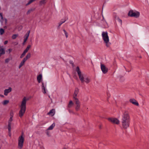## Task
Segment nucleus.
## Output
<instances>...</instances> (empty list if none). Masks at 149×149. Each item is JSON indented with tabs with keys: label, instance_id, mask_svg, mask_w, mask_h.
<instances>
[{
	"label": "nucleus",
	"instance_id": "f257e3e1",
	"mask_svg": "<svg viewBox=\"0 0 149 149\" xmlns=\"http://www.w3.org/2000/svg\"><path fill=\"white\" fill-rule=\"evenodd\" d=\"M130 121L129 112L127 111H124L122 115L121 120L122 125L124 129H126L129 127Z\"/></svg>",
	"mask_w": 149,
	"mask_h": 149
},
{
	"label": "nucleus",
	"instance_id": "f03ea898",
	"mask_svg": "<svg viewBox=\"0 0 149 149\" xmlns=\"http://www.w3.org/2000/svg\"><path fill=\"white\" fill-rule=\"evenodd\" d=\"M28 100V99L26 97H24L22 99L21 105L20 106V109L19 112V115L21 118L24 113L26 110V101Z\"/></svg>",
	"mask_w": 149,
	"mask_h": 149
},
{
	"label": "nucleus",
	"instance_id": "7ed1b4c3",
	"mask_svg": "<svg viewBox=\"0 0 149 149\" xmlns=\"http://www.w3.org/2000/svg\"><path fill=\"white\" fill-rule=\"evenodd\" d=\"M102 39L106 44V45L107 47H109L110 46V43L109 42V37L107 32L104 31L102 32Z\"/></svg>",
	"mask_w": 149,
	"mask_h": 149
},
{
	"label": "nucleus",
	"instance_id": "20e7f679",
	"mask_svg": "<svg viewBox=\"0 0 149 149\" xmlns=\"http://www.w3.org/2000/svg\"><path fill=\"white\" fill-rule=\"evenodd\" d=\"M79 78L81 83L84 82L88 84L91 81L90 78L84 74H83L81 76H79Z\"/></svg>",
	"mask_w": 149,
	"mask_h": 149
},
{
	"label": "nucleus",
	"instance_id": "39448f33",
	"mask_svg": "<svg viewBox=\"0 0 149 149\" xmlns=\"http://www.w3.org/2000/svg\"><path fill=\"white\" fill-rule=\"evenodd\" d=\"M24 138L22 135L20 136L18 139V148L19 149H21L24 145Z\"/></svg>",
	"mask_w": 149,
	"mask_h": 149
},
{
	"label": "nucleus",
	"instance_id": "423d86ee",
	"mask_svg": "<svg viewBox=\"0 0 149 149\" xmlns=\"http://www.w3.org/2000/svg\"><path fill=\"white\" fill-rule=\"evenodd\" d=\"M128 15L130 17L137 18L140 16V13L138 11L134 12L132 10H131L129 12Z\"/></svg>",
	"mask_w": 149,
	"mask_h": 149
},
{
	"label": "nucleus",
	"instance_id": "0eeeda50",
	"mask_svg": "<svg viewBox=\"0 0 149 149\" xmlns=\"http://www.w3.org/2000/svg\"><path fill=\"white\" fill-rule=\"evenodd\" d=\"M75 104V109L76 111H78L79 110L80 106V103L78 99H76L74 100Z\"/></svg>",
	"mask_w": 149,
	"mask_h": 149
},
{
	"label": "nucleus",
	"instance_id": "6e6552de",
	"mask_svg": "<svg viewBox=\"0 0 149 149\" xmlns=\"http://www.w3.org/2000/svg\"><path fill=\"white\" fill-rule=\"evenodd\" d=\"M100 68L101 70L104 74H106L108 72V68L104 64L101 63Z\"/></svg>",
	"mask_w": 149,
	"mask_h": 149
},
{
	"label": "nucleus",
	"instance_id": "1a4fd4ad",
	"mask_svg": "<svg viewBox=\"0 0 149 149\" xmlns=\"http://www.w3.org/2000/svg\"><path fill=\"white\" fill-rule=\"evenodd\" d=\"M108 120L113 124H118L120 123L119 120L116 118H108Z\"/></svg>",
	"mask_w": 149,
	"mask_h": 149
},
{
	"label": "nucleus",
	"instance_id": "9d476101",
	"mask_svg": "<svg viewBox=\"0 0 149 149\" xmlns=\"http://www.w3.org/2000/svg\"><path fill=\"white\" fill-rule=\"evenodd\" d=\"M12 91V88L11 87H9L8 89H6L4 91V95L5 96L8 95V94L11 92Z\"/></svg>",
	"mask_w": 149,
	"mask_h": 149
},
{
	"label": "nucleus",
	"instance_id": "9b49d317",
	"mask_svg": "<svg viewBox=\"0 0 149 149\" xmlns=\"http://www.w3.org/2000/svg\"><path fill=\"white\" fill-rule=\"evenodd\" d=\"M79 93V89L77 88H76L73 95V99L74 100L76 99H78L77 97Z\"/></svg>",
	"mask_w": 149,
	"mask_h": 149
},
{
	"label": "nucleus",
	"instance_id": "f8f14e48",
	"mask_svg": "<svg viewBox=\"0 0 149 149\" xmlns=\"http://www.w3.org/2000/svg\"><path fill=\"white\" fill-rule=\"evenodd\" d=\"M30 32V31H28L27 33H26V34L24 36V43H25L26 42L27 40V39L29 36Z\"/></svg>",
	"mask_w": 149,
	"mask_h": 149
},
{
	"label": "nucleus",
	"instance_id": "ddd939ff",
	"mask_svg": "<svg viewBox=\"0 0 149 149\" xmlns=\"http://www.w3.org/2000/svg\"><path fill=\"white\" fill-rule=\"evenodd\" d=\"M129 101L131 103L136 106H138L139 105L138 102L134 99H130Z\"/></svg>",
	"mask_w": 149,
	"mask_h": 149
},
{
	"label": "nucleus",
	"instance_id": "4468645a",
	"mask_svg": "<svg viewBox=\"0 0 149 149\" xmlns=\"http://www.w3.org/2000/svg\"><path fill=\"white\" fill-rule=\"evenodd\" d=\"M55 113V109H53L49 111V112L47 113V114L51 116H53L54 115Z\"/></svg>",
	"mask_w": 149,
	"mask_h": 149
},
{
	"label": "nucleus",
	"instance_id": "2eb2a0df",
	"mask_svg": "<svg viewBox=\"0 0 149 149\" xmlns=\"http://www.w3.org/2000/svg\"><path fill=\"white\" fill-rule=\"evenodd\" d=\"M37 79L38 82L40 83L42 79V74H40L38 75L37 77Z\"/></svg>",
	"mask_w": 149,
	"mask_h": 149
},
{
	"label": "nucleus",
	"instance_id": "dca6fc26",
	"mask_svg": "<svg viewBox=\"0 0 149 149\" xmlns=\"http://www.w3.org/2000/svg\"><path fill=\"white\" fill-rule=\"evenodd\" d=\"M0 57L2 55L4 54H5V49L2 48V47H0Z\"/></svg>",
	"mask_w": 149,
	"mask_h": 149
},
{
	"label": "nucleus",
	"instance_id": "f3484780",
	"mask_svg": "<svg viewBox=\"0 0 149 149\" xmlns=\"http://www.w3.org/2000/svg\"><path fill=\"white\" fill-rule=\"evenodd\" d=\"M26 61L24 59V58H23V59L21 61V62L19 64V69L22 66H23L25 64V62Z\"/></svg>",
	"mask_w": 149,
	"mask_h": 149
},
{
	"label": "nucleus",
	"instance_id": "a211bd4d",
	"mask_svg": "<svg viewBox=\"0 0 149 149\" xmlns=\"http://www.w3.org/2000/svg\"><path fill=\"white\" fill-rule=\"evenodd\" d=\"M76 70L77 72L79 77V76H81V74H83L82 73H81L79 67H77L76 68Z\"/></svg>",
	"mask_w": 149,
	"mask_h": 149
},
{
	"label": "nucleus",
	"instance_id": "6ab92c4d",
	"mask_svg": "<svg viewBox=\"0 0 149 149\" xmlns=\"http://www.w3.org/2000/svg\"><path fill=\"white\" fill-rule=\"evenodd\" d=\"M9 100H5L2 102L1 103L3 105H5L9 103Z\"/></svg>",
	"mask_w": 149,
	"mask_h": 149
},
{
	"label": "nucleus",
	"instance_id": "aec40b11",
	"mask_svg": "<svg viewBox=\"0 0 149 149\" xmlns=\"http://www.w3.org/2000/svg\"><path fill=\"white\" fill-rule=\"evenodd\" d=\"M55 125V123H53L51 125H50L47 129L49 130H52L53 128L54 127Z\"/></svg>",
	"mask_w": 149,
	"mask_h": 149
},
{
	"label": "nucleus",
	"instance_id": "412c9836",
	"mask_svg": "<svg viewBox=\"0 0 149 149\" xmlns=\"http://www.w3.org/2000/svg\"><path fill=\"white\" fill-rule=\"evenodd\" d=\"M12 122H8V129L9 132H10L11 130V125Z\"/></svg>",
	"mask_w": 149,
	"mask_h": 149
},
{
	"label": "nucleus",
	"instance_id": "4be33fe9",
	"mask_svg": "<svg viewBox=\"0 0 149 149\" xmlns=\"http://www.w3.org/2000/svg\"><path fill=\"white\" fill-rule=\"evenodd\" d=\"M46 0H42L40 1L39 2V4L40 6L43 4H45L46 3Z\"/></svg>",
	"mask_w": 149,
	"mask_h": 149
},
{
	"label": "nucleus",
	"instance_id": "5701e85b",
	"mask_svg": "<svg viewBox=\"0 0 149 149\" xmlns=\"http://www.w3.org/2000/svg\"><path fill=\"white\" fill-rule=\"evenodd\" d=\"M42 89L44 91H43V93L45 94L46 93L45 88L44 86V84L43 82H42Z\"/></svg>",
	"mask_w": 149,
	"mask_h": 149
},
{
	"label": "nucleus",
	"instance_id": "b1692460",
	"mask_svg": "<svg viewBox=\"0 0 149 149\" xmlns=\"http://www.w3.org/2000/svg\"><path fill=\"white\" fill-rule=\"evenodd\" d=\"M74 103L71 100L69 102L68 105V107L69 108L71 107L73 105Z\"/></svg>",
	"mask_w": 149,
	"mask_h": 149
},
{
	"label": "nucleus",
	"instance_id": "393cba45",
	"mask_svg": "<svg viewBox=\"0 0 149 149\" xmlns=\"http://www.w3.org/2000/svg\"><path fill=\"white\" fill-rule=\"evenodd\" d=\"M31 56V54L30 53H28L26 56V57L24 58L25 59L26 61L29 58H30Z\"/></svg>",
	"mask_w": 149,
	"mask_h": 149
},
{
	"label": "nucleus",
	"instance_id": "a878e982",
	"mask_svg": "<svg viewBox=\"0 0 149 149\" xmlns=\"http://www.w3.org/2000/svg\"><path fill=\"white\" fill-rule=\"evenodd\" d=\"M31 46L30 45H28L26 48L25 49V50L24 51L26 52H27L28 50H29L30 48L31 47Z\"/></svg>",
	"mask_w": 149,
	"mask_h": 149
},
{
	"label": "nucleus",
	"instance_id": "bb28decb",
	"mask_svg": "<svg viewBox=\"0 0 149 149\" xmlns=\"http://www.w3.org/2000/svg\"><path fill=\"white\" fill-rule=\"evenodd\" d=\"M66 21L65 19H64L61 21L59 23H58V24L59 26H60L61 25Z\"/></svg>",
	"mask_w": 149,
	"mask_h": 149
},
{
	"label": "nucleus",
	"instance_id": "cd10ccee",
	"mask_svg": "<svg viewBox=\"0 0 149 149\" xmlns=\"http://www.w3.org/2000/svg\"><path fill=\"white\" fill-rule=\"evenodd\" d=\"M36 0H30L29 2H28V3L26 4V6H27L30 4H31L32 2H33V1H35Z\"/></svg>",
	"mask_w": 149,
	"mask_h": 149
},
{
	"label": "nucleus",
	"instance_id": "c85d7f7f",
	"mask_svg": "<svg viewBox=\"0 0 149 149\" xmlns=\"http://www.w3.org/2000/svg\"><path fill=\"white\" fill-rule=\"evenodd\" d=\"M49 130L47 129L46 130V133L47 134V135L49 137L50 136V132L49 131Z\"/></svg>",
	"mask_w": 149,
	"mask_h": 149
},
{
	"label": "nucleus",
	"instance_id": "c756f323",
	"mask_svg": "<svg viewBox=\"0 0 149 149\" xmlns=\"http://www.w3.org/2000/svg\"><path fill=\"white\" fill-rule=\"evenodd\" d=\"M26 53V52L24 51L23 53L20 56V58H22L24 56Z\"/></svg>",
	"mask_w": 149,
	"mask_h": 149
},
{
	"label": "nucleus",
	"instance_id": "7c9ffc66",
	"mask_svg": "<svg viewBox=\"0 0 149 149\" xmlns=\"http://www.w3.org/2000/svg\"><path fill=\"white\" fill-rule=\"evenodd\" d=\"M33 10L32 9H30L27 12L26 14L27 15H28L30 14L31 13L32 11H33Z\"/></svg>",
	"mask_w": 149,
	"mask_h": 149
},
{
	"label": "nucleus",
	"instance_id": "2f4dec72",
	"mask_svg": "<svg viewBox=\"0 0 149 149\" xmlns=\"http://www.w3.org/2000/svg\"><path fill=\"white\" fill-rule=\"evenodd\" d=\"M18 36V34H14L12 36V38L13 39H15Z\"/></svg>",
	"mask_w": 149,
	"mask_h": 149
},
{
	"label": "nucleus",
	"instance_id": "473e14b6",
	"mask_svg": "<svg viewBox=\"0 0 149 149\" xmlns=\"http://www.w3.org/2000/svg\"><path fill=\"white\" fill-rule=\"evenodd\" d=\"M4 32V30L3 29H0V33L1 35L3 34Z\"/></svg>",
	"mask_w": 149,
	"mask_h": 149
},
{
	"label": "nucleus",
	"instance_id": "72a5a7b5",
	"mask_svg": "<svg viewBox=\"0 0 149 149\" xmlns=\"http://www.w3.org/2000/svg\"><path fill=\"white\" fill-rule=\"evenodd\" d=\"M63 31L65 34L66 37L67 38L68 37V34L65 29L63 30Z\"/></svg>",
	"mask_w": 149,
	"mask_h": 149
},
{
	"label": "nucleus",
	"instance_id": "f704fd0d",
	"mask_svg": "<svg viewBox=\"0 0 149 149\" xmlns=\"http://www.w3.org/2000/svg\"><path fill=\"white\" fill-rule=\"evenodd\" d=\"M10 61V59L9 58H7L5 59V62L6 63H8Z\"/></svg>",
	"mask_w": 149,
	"mask_h": 149
},
{
	"label": "nucleus",
	"instance_id": "c9c22d12",
	"mask_svg": "<svg viewBox=\"0 0 149 149\" xmlns=\"http://www.w3.org/2000/svg\"><path fill=\"white\" fill-rule=\"evenodd\" d=\"M13 120V118H12V117H10V118H9L8 120V122H12Z\"/></svg>",
	"mask_w": 149,
	"mask_h": 149
},
{
	"label": "nucleus",
	"instance_id": "e433bc0d",
	"mask_svg": "<svg viewBox=\"0 0 149 149\" xmlns=\"http://www.w3.org/2000/svg\"><path fill=\"white\" fill-rule=\"evenodd\" d=\"M10 117H12V118H13V113L12 112H11L10 113Z\"/></svg>",
	"mask_w": 149,
	"mask_h": 149
},
{
	"label": "nucleus",
	"instance_id": "4c0bfd02",
	"mask_svg": "<svg viewBox=\"0 0 149 149\" xmlns=\"http://www.w3.org/2000/svg\"><path fill=\"white\" fill-rule=\"evenodd\" d=\"M118 21L119 22H120V23L121 24H122V21L120 19H118Z\"/></svg>",
	"mask_w": 149,
	"mask_h": 149
},
{
	"label": "nucleus",
	"instance_id": "58836bf2",
	"mask_svg": "<svg viewBox=\"0 0 149 149\" xmlns=\"http://www.w3.org/2000/svg\"><path fill=\"white\" fill-rule=\"evenodd\" d=\"M8 42V41L7 40L5 41L4 42V45L6 44Z\"/></svg>",
	"mask_w": 149,
	"mask_h": 149
},
{
	"label": "nucleus",
	"instance_id": "ea45409f",
	"mask_svg": "<svg viewBox=\"0 0 149 149\" xmlns=\"http://www.w3.org/2000/svg\"><path fill=\"white\" fill-rule=\"evenodd\" d=\"M0 15L1 17V18L2 19H3V16H2V13H0Z\"/></svg>",
	"mask_w": 149,
	"mask_h": 149
},
{
	"label": "nucleus",
	"instance_id": "a19ab883",
	"mask_svg": "<svg viewBox=\"0 0 149 149\" xmlns=\"http://www.w3.org/2000/svg\"><path fill=\"white\" fill-rule=\"evenodd\" d=\"M12 50L11 49H8V51L9 52V53H10V52L12 51Z\"/></svg>",
	"mask_w": 149,
	"mask_h": 149
},
{
	"label": "nucleus",
	"instance_id": "79ce46f5",
	"mask_svg": "<svg viewBox=\"0 0 149 149\" xmlns=\"http://www.w3.org/2000/svg\"><path fill=\"white\" fill-rule=\"evenodd\" d=\"M0 96H1V97H4V96H3V95H0Z\"/></svg>",
	"mask_w": 149,
	"mask_h": 149
},
{
	"label": "nucleus",
	"instance_id": "37998d69",
	"mask_svg": "<svg viewBox=\"0 0 149 149\" xmlns=\"http://www.w3.org/2000/svg\"><path fill=\"white\" fill-rule=\"evenodd\" d=\"M20 27L21 29H22V26H20Z\"/></svg>",
	"mask_w": 149,
	"mask_h": 149
},
{
	"label": "nucleus",
	"instance_id": "c03bdc74",
	"mask_svg": "<svg viewBox=\"0 0 149 149\" xmlns=\"http://www.w3.org/2000/svg\"><path fill=\"white\" fill-rule=\"evenodd\" d=\"M25 43H24V42L23 43V45H24Z\"/></svg>",
	"mask_w": 149,
	"mask_h": 149
},
{
	"label": "nucleus",
	"instance_id": "a18cd8bd",
	"mask_svg": "<svg viewBox=\"0 0 149 149\" xmlns=\"http://www.w3.org/2000/svg\"><path fill=\"white\" fill-rule=\"evenodd\" d=\"M63 149H66V148H63Z\"/></svg>",
	"mask_w": 149,
	"mask_h": 149
}]
</instances>
